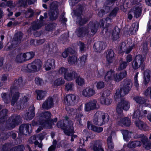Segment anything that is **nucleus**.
<instances>
[{
	"label": "nucleus",
	"mask_w": 151,
	"mask_h": 151,
	"mask_svg": "<svg viewBox=\"0 0 151 151\" xmlns=\"http://www.w3.org/2000/svg\"><path fill=\"white\" fill-rule=\"evenodd\" d=\"M50 116V113L48 111H45L41 114L40 117L39 124H37L40 126L36 130L37 133L39 132L43 128L50 129L52 128L54 124L52 122V120L49 119Z\"/></svg>",
	"instance_id": "f257e3e1"
},
{
	"label": "nucleus",
	"mask_w": 151,
	"mask_h": 151,
	"mask_svg": "<svg viewBox=\"0 0 151 151\" xmlns=\"http://www.w3.org/2000/svg\"><path fill=\"white\" fill-rule=\"evenodd\" d=\"M127 75L126 71H124L120 74H118L112 70L108 71L105 75L104 81L109 84L111 83L113 80L119 82L125 77Z\"/></svg>",
	"instance_id": "f03ea898"
},
{
	"label": "nucleus",
	"mask_w": 151,
	"mask_h": 151,
	"mask_svg": "<svg viewBox=\"0 0 151 151\" xmlns=\"http://www.w3.org/2000/svg\"><path fill=\"white\" fill-rule=\"evenodd\" d=\"M73 124L71 121H68L65 120L64 121L60 120L57 124L58 127L63 130L64 133L67 135H70L74 133Z\"/></svg>",
	"instance_id": "7ed1b4c3"
},
{
	"label": "nucleus",
	"mask_w": 151,
	"mask_h": 151,
	"mask_svg": "<svg viewBox=\"0 0 151 151\" xmlns=\"http://www.w3.org/2000/svg\"><path fill=\"white\" fill-rule=\"evenodd\" d=\"M132 84L130 80H127L124 81L123 87L120 89L116 90L114 96L116 99H121L126 94L128 93L131 89Z\"/></svg>",
	"instance_id": "20e7f679"
},
{
	"label": "nucleus",
	"mask_w": 151,
	"mask_h": 151,
	"mask_svg": "<svg viewBox=\"0 0 151 151\" xmlns=\"http://www.w3.org/2000/svg\"><path fill=\"white\" fill-rule=\"evenodd\" d=\"M142 0H133V3L134 4H137L134 8L130 12V14H128V18L130 19H131L132 18V14H134L136 18L139 17L140 16L141 12L142 6L141 4L139 3Z\"/></svg>",
	"instance_id": "39448f33"
},
{
	"label": "nucleus",
	"mask_w": 151,
	"mask_h": 151,
	"mask_svg": "<svg viewBox=\"0 0 151 151\" xmlns=\"http://www.w3.org/2000/svg\"><path fill=\"white\" fill-rule=\"evenodd\" d=\"M130 107V105L129 102L126 100L123 99L117 106L116 112L119 117L122 116L123 115L122 109L127 110Z\"/></svg>",
	"instance_id": "423d86ee"
},
{
	"label": "nucleus",
	"mask_w": 151,
	"mask_h": 151,
	"mask_svg": "<svg viewBox=\"0 0 151 151\" xmlns=\"http://www.w3.org/2000/svg\"><path fill=\"white\" fill-rule=\"evenodd\" d=\"M42 63L39 59L35 60L27 66V71L35 72L39 70L42 66Z\"/></svg>",
	"instance_id": "0eeeda50"
},
{
	"label": "nucleus",
	"mask_w": 151,
	"mask_h": 151,
	"mask_svg": "<svg viewBox=\"0 0 151 151\" xmlns=\"http://www.w3.org/2000/svg\"><path fill=\"white\" fill-rule=\"evenodd\" d=\"M78 97L74 95H68L65 98V104L67 106L73 105L78 102Z\"/></svg>",
	"instance_id": "6e6552de"
},
{
	"label": "nucleus",
	"mask_w": 151,
	"mask_h": 151,
	"mask_svg": "<svg viewBox=\"0 0 151 151\" xmlns=\"http://www.w3.org/2000/svg\"><path fill=\"white\" fill-rule=\"evenodd\" d=\"M105 118V116L103 113L100 112H97L94 115L93 121L95 124L102 125L104 124Z\"/></svg>",
	"instance_id": "1a4fd4ad"
},
{
	"label": "nucleus",
	"mask_w": 151,
	"mask_h": 151,
	"mask_svg": "<svg viewBox=\"0 0 151 151\" xmlns=\"http://www.w3.org/2000/svg\"><path fill=\"white\" fill-rule=\"evenodd\" d=\"M144 58L140 55H137L132 63V67L134 70H136L142 65L144 63Z\"/></svg>",
	"instance_id": "9d476101"
},
{
	"label": "nucleus",
	"mask_w": 151,
	"mask_h": 151,
	"mask_svg": "<svg viewBox=\"0 0 151 151\" xmlns=\"http://www.w3.org/2000/svg\"><path fill=\"white\" fill-rule=\"evenodd\" d=\"M46 134V132H44L41 134L38 135L36 137L34 136H32L29 139V142L31 143H34L35 145H38V147H42V144L41 143L39 144L38 142L35 140L40 139L42 140Z\"/></svg>",
	"instance_id": "9b49d317"
},
{
	"label": "nucleus",
	"mask_w": 151,
	"mask_h": 151,
	"mask_svg": "<svg viewBox=\"0 0 151 151\" xmlns=\"http://www.w3.org/2000/svg\"><path fill=\"white\" fill-rule=\"evenodd\" d=\"M98 104L96 100L93 99L89 101L85 105L84 110L86 111H90L97 108Z\"/></svg>",
	"instance_id": "f8f14e48"
},
{
	"label": "nucleus",
	"mask_w": 151,
	"mask_h": 151,
	"mask_svg": "<svg viewBox=\"0 0 151 151\" xmlns=\"http://www.w3.org/2000/svg\"><path fill=\"white\" fill-rule=\"evenodd\" d=\"M95 93V92L94 89L89 87L84 88L81 91V94L82 96L88 98L93 96Z\"/></svg>",
	"instance_id": "ddd939ff"
},
{
	"label": "nucleus",
	"mask_w": 151,
	"mask_h": 151,
	"mask_svg": "<svg viewBox=\"0 0 151 151\" xmlns=\"http://www.w3.org/2000/svg\"><path fill=\"white\" fill-rule=\"evenodd\" d=\"M90 147L94 151H104L101 148V143L99 140L93 142L90 144Z\"/></svg>",
	"instance_id": "4468645a"
},
{
	"label": "nucleus",
	"mask_w": 151,
	"mask_h": 151,
	"mask_svg": "<svg viewBox=\"0 0 151 151\" xmlns=\"http://www.w3.org/2000/svg\"><path fill=\"white\" fill-rule=\"evenodd\" d=\"M19 35L21 36V37H19V39H17V40H16L13 41L12 42V43H8L6 47V50L7 51H9L10 50H12L13 48H15L17 46V45L18 43L20 42V40L21 39V36L22 35V33H19Z\"/></svg>",
	"instance_id": "2eb2a0df"
},
{
	"label": "nucleus",
	"mask_w": 151,
	"mask_h": 151,
	"mask_svg": "<svg viewBox=\"0 0 151 151\" xmlns=\"http://www.w3.org/2000/svg\"><path fill=\"white\" fill-rule=\"evenodd\" d=\"M31 125L30 124L22 125L20 127L19 132L25 135H27L29 133V129H30V131H31Z\"/></svg>",
	"instance_id": "dca6fc26"
},
{
	"label": "nucleus",
	"mask_w": 151,
	"mask_h": 151,
	"mask_svg": "<svg viewBox=\"0 0 151 151\" xmlns=\"http://www.w3.org/2000/svg\"><path fill=\"white\" fill-rule=\"evenodd\" d=\"M106 46V43L103 42H98L94 44L93 48L95 51L100 52L102 50L104 49Z\"/></svg>",
	"instance_id": "f3484780"
},
{
	"label": "nucleus",
	"mask_w": 151,
	"mask_h": 151,
	"mask_svg": "<svg viewBox=\"0 0 151 151\" xmlns=\"http://www.w3.org/2000/svg\"><path fill=\"white\" fill-rule=\"evenodd\" d=\"M55 62L54 60H48L45 62L44 67L46 70H49L55 67Z\"/></svg>",
	"instance_id": "a211bd4d"
},
{
	"label": "nucleus",
	"mask_w": 151,
	"mask_h": 151,
	"mask_svg": "<svg viewBox=\"0 0 151 151\" xmlns=\"http://www.w3.org/2000/svg\"><path fill=\"white\" fill-rule=\"evenodd\" d=\"M134 100L138 104H140L139 106L140 107L141 105L142 107H147L148 106L149 104L147 102V101L144 98L139 96H136L134 98Z\"/></svg>",
	"instance_id": "6ab92c4d"
},
{
	"label": "nucleus",
	"mask_w": 151,
	"mask_h": 151,
	"mask_svg": "<svg viewBox=\"0 0 151 151\" xmlns=\"http://www.w3.org/2000/svg\"><path fill=\"white\" fill-rule=\"evenodd\" d=\"M134 123L136 126L140 129L146 131L149 129V127L146 124L139 120H136Z\"/></svg>",
	"instance_id": "aec40b11"
},
{
	"label": "nucleus",
	"mask_w": 151,
	"mask_h": 151,
	"mask_svg": "<svg viewBox=\"0 0 151 151\" xmlns=\"http://www.w3.org/2000/svg\"><path fill=\"white\" fill-rule=\"evenodd\" d=\"M53 105V99L51 97H49L43 103L42 107L44 109H48L51 108Z\"/></svg>",
	"instance_id": "412c9836"
},
{
	"label": "nucleus",
	"mask_w": 151,
	"mask_h": 151,
	"mask_svg": "<svg viewBox=\"0 0 151 151\" xmlns=\"http://www.w3.org/2000/svg\"><path fill=\"white\" fill-rule=\"evenodd\" d=\"M12 121L10 124V126L9 127L10 129L14 128L21 122L20 116H13V118H12Z\"/></svg>",
	"instance_id": "4be33fe9"
},
{
	"label": "nucleus",
	"mask_w": 151,
	"mask_h": 151,
	"mask_svg": "<svg viewBox=\"0 0 151 151\" xmlns=\"http://www.w3.org/2000/svg\"><path fill=\"white\" fill-rule=\"evenodd\" d=\"M87 126L89 129L91 130L96 132H101L103 130V129L102 127H96L92 125L91 123L89 122H88Z\"/></svg>",
	"instance_id": "5701e85b"
},
{
	"label": "nucleus",
	"mask_w": 151,
	"mask_h": 151,
	"mask_svg": "<svg viewBox=\"0 0 151 151\" xmlns=\"http://www.w3.org/2000/svg\"><path fill=\"white\" fill-rule=\"evenodd\" d=\"M35 116V113L34 108L33 107H32V109L25 114L24 117L27 120H31Z\"/></svg>",
	"instance_id": "b1692460"
},
{
	"label": "nucleus",
	"mask_w": 151,
	"mask_h": 151,
	"mask_svg": "<svg viewBox=\"0 0 151 151\" xmlns=\"http://www.w3.org/2000/svg\"><path fill=\"white\" fill-rule=\"evenodd\" d=\"M114 53L112 50H109L107 52L106 57L107 60L109 63L112 62L114 60Z\"/></svg>",
	"instance_id": "393cba45"
},
{
	"label": "nucleus",
	"mask_w": 151,
	"mask_h": 151,
	"mask_svg": "<svg viewBox=\"0 0 151 151\" xmlns=\"http://www.w3.org/2000/svg\"><path fill=\"white\" fill-rule=\"evenodd\" d=\"M77 76V74L75 72L68 73V72L64 75V78L68 81H70L74 78Z\"/></svg>",
	"instance_id": "a878e982"
},
{
	"label": "nucleus",
	"mask_w": 151,
	"mask_h": 151,
	"mask_svg": "<svg viewBox=\"0 0 151 151\" xmlns=\"http://www.w3.org/2000/svg\"><path fill=\"white\" fill-rule=\"evenodd\" d=\"M37 94V99L38 100H41L43 99L47 95V92L43 90H38L36 91Z\"/></svg>",
	"instance_id": "bb28decb"
},
{
	"label": "nucleus",
	"mask_w": 151,
	"mask_h": 151,
	"mask_svg": "<svg viewBox=\"0 0 151 151\" xmlns=\"http://www.w3.org/2000/svg\"><path fill=\"white\" fill-rule=\"evenodd\" d=\"M24 53H22L17 55L15 59V61L17 63H22L25 61Z\"/></svg>",
	"instance_id": "cd10ccee"
},
{
	"label": "nucleus",
	"mask_w": 151,
	"mask_h": 151,
	"mask_svg": "<svg viewBox=\"0 0 151 151\" xmlns=\"http://www.w3.org/2000/svg\"><path fill=\"white\" fill-rule=\"evenodd\" d=\"M143 115L141 114L140 111L139 110L135 111L133 114L132 118L134 120L133 121L141 119Z\"/></svg>",
	"instance_id": "c85d7f7f"
},
{
	"label": "nucleus",
	"mask_w": 151,
	"mask_h": 151,
	"mask_svg": "<svg viewBox=\"0 0 151 151\" xmlns=\"http://www.w3.org/2000/svg\"><path fill=\"white\" fill-rule=\"evenodd\" d=\"M138 27L139 24L137 22L133 23L132 25V27L129 29V32L132 35L135 34L138 30Z\"/></svg>",
	"instance_id": "c756f323"
},
{
	"label": "nucleus",
	"mask_w": 151,
	"mask_h": 151,
	"mask_svg": "<svg viewBox=\"0 0 151 151\" xmlns=\"http://www.w3.org/2000/svg\"><path fill=\"white\" fill-rule=\"evenodd\" d=\"M138 27L139 24L137 22L133 23L132 25V27L129 29V32L132 35L135 34L138 30Z\"/></svg>",
	"instance_id": "7c9ffc66"
},
{
	"label": "nucleus",
	"mask_w": 151,
	"mask_h": 151,
	"mask_svg": "<svg viewBox=\"0 0 151 151\" xmlns=\"http://www.w3.org/2000/svg\"><path fill=\"white\" fill-rule=\"evenodd\" d=\"M150 71L148 70H146L145 72L144 83L145 85L147 84L150 81Z\"/></svg>",
	"instance_id": "2f4dec72"
},
{
	"label": "nucleus",
	"mask_w": 151,
	"mask_h": 151,
	"mask_svg": "<svg viewBox=\"0 0 151 151\" xmlns=\"http://www.w3.org/2000/svg\"><path fill=\"white\" fill-rule=\"evenodd\" d=\"M111 22V19L109 17L106 19L102 20L100 22V26L101 27L104 28L107 27V24H109Z\"/></svg>",
	"instance_id": "473e14b6"
},
{
	"label": "nucleus",
	"mask_w": 151,
	"mask_h": 151,
	"mask_svg": "<svg viewBox=\"0 0 151 151\" xmlns=\"http://www.w3.org/2000/svg\"><path fill=\"white\" fill-rule=\"evenodd\" d=\"M86 59V56L85 55H83L78 61V65L80 68L83 67L85 65V62Z\"/></svg>",
	"instance_id": "72a5a7b5"
},
{
	"label": "nucleus",
	"mask_w": 151,
	"mask_h": 151,
	"mask_svg": "<svg viewBox=\"0 0 151 151\" xmlns=\"http://www.w3.org/2000/svg\"><path fill=\"white\" fill-rule=\"evenodd\" d=\"M111 137H109L107 139L108 145V151H112L114 148V145L112 142Z\"/></svg>",
	"instance_id": "f704fd0d"
},
{
	"label": "nucleus",
	"mask_w": 151,
	"mask_h": 151,
	"mask_svg": "<svg viewBox=\"0 0 151 151\" xmlns=\"http://www.w3.org/2000/svg\"><path fill=\"white\" fill-rule=\"evenodd\" d=\"M100 102L103 104L108 105L111 104V101L106 97L102 96L101 98Z\"/></svg>",
	"instance_id": "c9c22d12"
},
{
	"label": "nucleus",
	"mask_w": 151,
	"mask_h": 151,
	"mask_svg": "<svg viewBox=\"0 0 151 151\" xmlns=\"http://www.w3.org/2000/svg\"><path fill=\"white\" fill-rule=\"evenodd\" d=\"M130 123L131 122L129 119L126 118L122 119L119 124L121 125H122L123 124L124 125L129 126L130 125Z\"/></svg>",
	"instance_id": "e433bc0d"
},
{
	"label": "nucleus",
	"mask_w": 151,
	"mask_h": 151,
	"mask_svg": "<svg viewBox=\"0 0 151 151\" xmlns=\"http://www.w3.org/2000/svg\"><path fill=\"white\" fill-rule=\"evenodd\" d=\"M124 139L126 141L128 140V139L130 137V134H131V132H129L127 130H121Z\"/></svg>",
	"instance_id": "4c0bfd02"
},
{
	"label": "nucleus",
	"mask_w": 151,
	"mask_h": 151,
	"mask_svg": "<svg viewBox=\"0 0 151 151\" xmlns=\"http://www.w3.org/2000/svg\"><path fill=\"white\" fill-rule=\"evenodd\" d=\"M25 61L29 60L32 58L34 56V53L33 52H30L26 53H24Z\"/></svg>",
	"instance_id": "58836bf2"
},
{
	"label": "nucleus",
	"mask_w": 151,
	"mask_h": 151,
	"mask_svg": "<svg viewBox=\"0 0 151 151\" xmlns=\"http://www.w3.org/2000/svg\"><path fill=\"white\" fill-rule=\"evenodd\" d=\"M78 36L79 37H83L84 35L85 34H87L88 32V30L87 29H80L77 32Z\"/></svg>",
	"instance_id": "ea45409f"
},
{
	"label": "nucleus",
	"mask_w": 151,
	"mask_h": 151,
	"mask_svg": "<svg viewBox=\"0 0 151 151\" xmlns=\"http://www.w3.org/2000/svg\"><path fill=\"white\" fill-rule=\"evenodd\" d=\"M76 83L77 85L82 86L85 83V80L83 78L78 77L76 79Z\"/></svg>",
	"instance_id": "a19ab883"
},
{
	"label": "nucleus",
	"mask_w": 151,
	"mask_h": 151,
	"mask_svg": "<svg viewBox=\"0 0 151 151\" xmlns=\"http://www.w3.org/2000/svg\"><path fill=\"white\" fill-rule=\"evenodd\" d=\"M77 59L76 57L74 56L72 57H70L68 59V61L71 64H77L78 63V62H77Z\"/></svg>",
	"instance_id": "79ce46f5"
},
{
	"label": "nucleus",
	"mask_w": 151,
	"mask_h": 151,
	"mask_svg": "<svg viewBox=\"0 0 151 151\" xmlns=\"http://www.w3.org/2000/svg\"><path fill=\"white\" fill-rule=\"evenodd\" d=\"M52 9L51 13H50V17L51 19L54 20L56 19L58 17V12L56 10H54L52 12Z\"/></svg>",
	"instance_id": "37998d69"
},
{
	"label": "nucleus",
	"mask_w": 151,
	"mask_h": 151,
	"mask_svg": "<svg viewBox=\"0 0 151 151\" xmlns=\"http://www.w3.org/2000/svg\"><path fill=\"white\" fill-rule=\"evenodd\" d=\"M74 88V84L72 83H68L66 84L65 89L67 91H72Z\"/></svg>",
	"instance_id": "c03bdc74"
},
{
	"label": "nucleus",
	"mask_w": 151,
	"mask_h": 151,
	"mask_svg": "<svg viewBox=\"0 0 151 151\" xmlns=\"http://www.w3.org/2000/svg\"><path fill=\"white\" fill-rule=\"evenodd\" d=\"M65 81L61 78H58L55 80L54 82V85L58 86L64 84Z\"/></svg>",
	"instance_id": "a18cd8bd"
},
{
	"label": "nucleus",
	"mask_w": 151,
	"mask_h": 151,
	"mask_svg": "<svg viewBox=\"0 0 151 151\" xmlns=\"http://www.w3.org/2000/svg\"><path fill=\"white\" fill-rule=\"evenodd\" d=\"M19 93L18 92L16 93L13 95L11 101V104L13 105L14 104V103L17 100L18 98Z\"/></svg>",
	"instance_id": "49530a36"
},
{
	"label": "nucleus",
	"mask_w": 151,
	"mask_h": 151,
	"mask_svg": "<svg viewBox=\"0 0 151 151\" xmlns=\"http://www.w3.org/2000/svg\"><path fill=\"white\" fill-rule=\"evenodd\" d=\"M24 149V146L21 145L14 147L11 151H23Z\"/></svg>",
	"instance_id": "de8ad7c7"
},
{
	"label": "nucleus",
	"mask_w": 151,
	"mask_h": 151,
	"mask_svg": "<svg viewBox=\"0 0 151 151\" xmlns=\"http://www.w3.org/2000/svg\"><path fill=\"white\" fill-rule=\"evenodd\" d=\"M138 73V72H137L134 78V85L137 88H138L139 86L137 80Z\"/></svg>",
	"instance_id": "09e8293b"
},
{
	"label": "nucleus",
	"mask_w": 151,
	"mask_h": 151,
	"mask_svg": "<svg viewBox=\"0 0 151 151\" xmlns=\"http://www.w3.org/2000/svg\"><path fill=\"white\" fill-rule=\"evenodd\" d=\"M119 32H116L114 31L112 35V38L113 40H117L119 38Z\"/></svg>",
	"instance_id": "8fccbe9b"
},
{
	"label": "nucleus",
	"mask_w": 151,
	"mask_h": 151,
	"mask_svg": "<svg viewBox=\"0 0 151 151\" xmlns=\"http://www.w3.org/2000/svg\"><path fill=\"white\" fill-rule=\"evenodd\" d=\"M127 65V63L124 61L122 62L118 68V70H120L125 68Z\"/></svg>",
	"instance_id": "3c124183"
},
{
	"label": "nucleus",
	"mask_w": 151,
	"mask_h": 151,
	"mask_svg": "<svg viewBox=\"0 0 151 151\" xmlns=\"http://www.w3.org/2000/svg\"><path fill=\"white\" fill-rule=\"evenodd\" d=\"M88 27H91V32L92 33V34L94 35L96 31V26L94 24L91 25V24H89Z\"/></svg>",
	"instance_id": "603ef678"
},
{
	"label": "nucleus",
	"mask_w": 151,
	"mask_h": 151,
	"mask_svg": "<svg viewBox=\"0 0 151 151\" xmlns=\"http://www.w3.org/2000/svg\"><path fill=\"white\" fill-rule=\"evenodd\" d=\"M59 73L60 74H63L64 76L65 74H66V73L68 72V70L67 69L64 68L62 67L60 68L59 70Z\"/></svg>",
	"instance_id": "864d4df0"
},
{
	"label": "nucleus",
	"mask_w": 151,
	"mask_h": 151,
	"mask_svg": "<svg viewBox=\"0 0 151 151\" xmlns=\"http://www.w3.org/2000/svg\"><path fill=\"white\" fill-rule=\"evenodd\" d=\"M104 86V83L103 81L98 82L96 85L97 89H100L103 88Z\"/></svg>",
	"instance_id": "5fc2aeb1"
},
{
	"label": "nucleus",
	"mask_w": 151,
	"mask_h": 151,
	"mask_svg": "<svg viewBox=\"0 0 151 151\" xmlns=\"http://www.w3.org/2000/svg\"><path fill=\"white\" fill-rule=\"evenodd\" d=\"M129 46V50H127L125 52L126 53H129L132 50V47H133V45H130V42H128L126 45L127 47H128Z\"/></svg>",
	"instance_id": "6e6d98bb"
},
{
	"label": "nucleus",
	"mask_w": 151,
	"mask_h": 151,
	"mask_svg": "<svg viewBox=\"0 0 151 151\" xmlns=\"http://www.w3.org/2000/svg\"><path fill=\"white\" fill-rule=\"evenodd\" d=\"M118 10V8H116L114 9L111 12L110 15V17H111L116 15L117 12Z\"/></svg>",
	"instance_id": "4d7b16f0"
},
{
	"label": "nucleus",
	"mask_w": 151,
	"mask_h": 151,
	"mask_svg": "<svg viewBox=\"0 0 151 151\" xmlns=\"http://www.w3.org/2000/svg\"><path fill=\"white\" fill-rule=\"evenodd\" d=\"M150 93V96L151 99V86L148 87L145 91V93L146 96H148L149 93Z\"/></svg>",
	"instance_id": "13d9d810"
},
{
	"label": "nucleus",
	"mask_w": 151,
	"mask_h": 151,
	"mask_svg": "<svg viewBox=\"0 0 151 151\" xmlns=\"http://www.w3.org/2000/svg\"><path fill=\"white\" fill-rule=\"evenodd\" d=\"M105 71L103 69H101L98 71L97 76L98 77H101L104 76Z\"/></svg>",
	"instance_id": "bf43d9fd"
},
{
	"label": "nucleus",
	"mask_w": 151,
	"mask_h": 151,
	"mask_svg": "<svg viewBox=\"0 0 151 151\" xmlns=\"http://www.w3.org/2000/svg\"><path fill=\"white\" fill-rule=\"evenodd\" d=\"M35 82L37 85H40L42 82V81L41 79L37 77L35 79Z\"/></svg>",
	"instance_id": "052dcab7"
},
{
	"label": "nucleus",
	"mask_w": 151,
	"mask_h": 151,
	"mask_svg": "<svg viewBox=\"0 0 151 151\" xmlns=\"http://www.w3.org/2000/svg\"><path fill=\"white\" fill-rule=\"evenodd\" d=\"M44 40L43 39L37 40L36 41V44H35L34 43L33 44L37 45H39L43 44L44 42Z\"/></svg>",
	"instance_id": "680f3d73"
},
{
	"label": "nucleus",
	"mask_w": 151,
	"mask_h": 151,
	"mask_svg": "<svg viewBox=\"0 0 151 151\" xmlns=\"http://www.w3.org/2000/svg\"><path fill=\"white\" fill-rule=\"evenodd\" d=\"M58 2H53L50 5V8L51 9H56L57 7L58 6Z\"/></svg>",
	"instance_id": "e2e57ef3"
},
{
	"label": "nucleus",
	"mask_w": 151,
	"mask_h": 151,
	"mask_svg": "<svg viewBox=\"0 0 151 151\" xmlns=\"http://www.w3.org/2000/svg\"><path fill=\"white\" fill-rule=\"evenodd\" d=\"M143 146L146 149L149 150L151 148V143L147 144L144 143Z\"/></svg>",
	"instance_id": "0e129e2a"
},
{
	"label": "nucleus",
	"mask_w": 151,
	"mask_h": 151,
	"mask_svg": "<svg viewBox=\"0 0 151 151\" xmlns=\"http://www.w3.org/2000/svg\"><path fill=\"white\" fill-rule=\"evenodd\" d=\"M127 63L130 62L132 60V56L130 55H128L126 57Z\"/></svg>",
	"instance_id": "69168bd1"
},
{
	"label": "nucleus",
	"mask_w": 151,
	"mask_h": 151,
	"mask_svg": "<svg viewBox=\"0 0 151 151\" xmlns=\"http://www.w3.org/2000/svg\"><path fill=\"white\" fill-rule=\"evenodd\" d=\"M128 146L129 148H133L135 147L134 142H129L128 145Z\"/></svg>",
	"instance_id": "338daca9"
},
{
	"label": "nucleus",
	"mask_w": 151,
	"mask_h": 151,
	"mask_svg": "<svg viewBox=\"0 0 151 151\" xmlns=\"http://www.w3.org/2000/svg\"><path fill=\"white\" fill-rule=\"evenodd\" d=\"M7 110L6 109H4L2 110L0 112V114L1 116H5L7 112Z\"/></svg>",
	"instance_id": "774afa93"
}]
</instances>
